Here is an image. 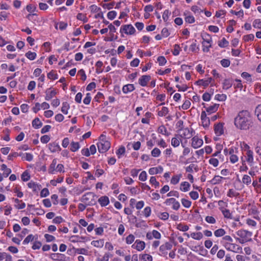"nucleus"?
Segmentation results:
<instances>
[{
  "instance_id": "nucleus-1",
  "label": "nucleus",
  "mask_w": 261,
  "mask_h": 261,
  "mask_svg": "<svg viewBox=\"0 0 261 261\" xmlns=\"http://www.w3.org/2000/svg\"><path fill=\"white\" fill-rule=\"evenodd\" d=\"M251 123L250 114L247 111L240 112L234 118L235 126L241 130L248 129Z\"/></svg>"
},
{
  "instance_id": "nucleus-2",
  "label": "nucleus",
  "mask_w": 261,
  "mask_h": 261,
  "mask_svg": "<svg viewBox=\"0 0 261 261\" xmlns=\"http://www.w3.org/2000/svg\"><path fill=\"white\" fill-rule=\"evenodd\" d=\"M97 145L99 152L100 153H105L110 148L111 143L107 140L106 136L102 134L99 137L98 142Z\"/></svg>"
},
{
  "instance_id": "nucleus-3",
  "label": "nucleus",
  "mask_w": 261,
  "mask_h": 261,
  "mask_svg": "<svg viewBox=\"0 0 261 261\" xmlns=\"http://www.w3.org/2000/svg\"><path fill=\"white\" fill-rule=\"evenodd\" d=\"M236 233L237 236L240 237V238H237V240L241 244H244L246 242L251 241L252 232L251 231L244 229H241L238 230Z\"/></svg>"
},
{
  "instance_id": "nucleus-4",
  "label": "nucleus",
  "mask_w": 261,
  "mask_h": 261,
  "mask_svg": "<svg viewBox=\"0 0 261 261\" xmlns=\"http://www.w3.org/2000/svg\"><path fill=\"white\" fill-rule=\"evenodd\" d=\"M95 195L92 192H88L85 194L81 198V201L87 205H92L95 204Z\"/></svg>"
},
{
  "instance_id": "nucleus-5",
  "label": "nucleus",
  "mask_w": 261,
  "mask_h": 261,
  "mask_svg": "<svg viewBox=\"0 0 261 261\" xmlns=\"http://www.w3.org/2000/svg\"><path fill=\"white\" fill-rule=\"evenodd\" d=\"M246 152L244 156L246 162L251 167L254 164L253 152L249 149V146L248 145H246Z\"/></svg>"
},
{
  "instance_id": "nucleus-6",
  "label": "nucleus",
  "mask_w": 261,
  "mask_h": 261,
  "mask_svg": "<svg viewBox=\"0 0 261 261\" xmlns=\"http://www.w3.org/2000/svg\"><path fill=\"white\" fill-rule=\"evenodd\" d=\"M202 50L204 52H208L210 50V48L212 46V39L210 36L208 34L206 35L205 38H203Z\"/></svg>"
},
{
  "instance_id": "nucleus-7",
  "label": "nucleus",
  "mask_w": 261,
  "mask_h": 261,
  "mask_svg": "<svg viewBox=\"0 0 261 261\" xmlns=\"http://www.w3.org/2000/svg\"><path fill=\"white\" fill-rule=\"evenodd\" d=\"M135 31V29L132 24L123 25L120 30V33L124 32L127 35H133Z\"/></svg>"
},
{
  "instance_id": "nucleus-8",
  "label": "nucleus",
  "mask_w": 261,
  "mask_h": 261,
  "mask_svg": "<svg viewBox=\"0 0 261 261\" xmlns=\"http://www.w3.org/2000/svg\"><path fill=\"white\" fill-rule=\"evenodd\" d=\"M172 247V244L169 242H166L160 247L159 255L165 256L167 254V250H170Z\"/></svg>"
},
{
  "instance_id": "nucleus-9",
  "label": "nucleus",
  "mask_w": 261,
  "mask_h": 261,
  "mask_svg": "<svg viewBox=\"0 0 261 261\" xmlns=\"http://www.w3.org/2000/svg\"><path fill=\"white\" fill-rule=\"evenodd\" d=\"M225 248L228 251L238 252L242 248L236 244L226 242L223 244Z\"/></svg>"
},
{
  "instance_id": "nucleus-10",
  "label": "nucleus",
  "mask_w": 261,
  "mask_h": 261,
  "mask_svg": "<svg viewBox=\"0 0 261 261\" xmlns=\"http://www.w3.org/2000/svg\"><path fill=\"white\" fill-rule=\"evenodd\" d=\"M193 129L189 128H183L180 132V136L185 139H189L193 136Z\"/></svg>"
},
{
  "instance_id": "nucleus-11",
  "label": "nucleus",
  "mask_w": 261,
  "mask_h": 261,
  "mask_svg": "<svg viewBox=\"0 0 261 261\" xmlns=\"http://www.w3.org/2000/svg\"><path fill=\"white\" fill-rule=\"evenodd\" d=\"M200 118L201 120L202 125L204 128L208 127L210 124V119L206 116V114L205 111H202Z\"/></svg>"
},
{
  "instance_id": "nucleus-12",
  "label": "nucleus",
  "mask_w": 261,
  "mask_h": 261,
  "mask_svg": "<svg viewBox=\"0 0 261 261\" xmlns=\"http://www.w3.org/2000/svg\"><path fill=\"white\" fill-rule=\"evenodd\" d=\"M45 99L46 100H49L53 98L57 94V92L55 89L51 88H48L45 91Z\"/></svg>"
},
{
  "instance_id": "nucleus-13",
  "label": "nucleus",
  "mask_w": 261,
  "mask_h": 261,
  "mask_svg": "<svg viewBox=\"0 0 261 261\" xmlns=\"http://www.w3.org/2000/svg\"><path fill=\"white\" fill-rule=\"evenodd\" d=\"M145 246V244L143 241L137 240L135 243L132 245L133 248L136 249L138 251L143 250Z\"/></svg>"
},
{
  "instance_id": "nucleus-14",
  "label": "nucleus",
  "mask_w": 261,
  "mask_h": 261,
  "mask_svg": "<svg viewBox=\"0 0 261 261\" xmlns=\"http://www.w3.org/2000/svg\"><path fill=\"white\" fill-rule=\"evenodd\" d=\"M203 144V140L195 136L192 139V146L194 148L200 147Z\"/></svg>"
},
{
  "instance_id": "nucleus-15",
  "label": "nucleus",
  "mask_w": 261,
  "mask_h": 261,
  "mask_svg": "<svg viewBox=\"0 0 261 261\" xmlns=\"http://www.w3.org/2000/svg\"><path fill=\"white\" fill-rule=\"evenodd\" d=\"M151 80V76L148 75H144L141 76V77L139 79V84L143 86H146L147 84V83Z\"/></svg>"
},
{
  "instance_id": "nucleus-16",
  "label": "nucleus",
  "mask_w": 261,
  "mask_h": 261,
  "mask_svg": "<svg viewBox=\"0 0 261 261\" xmlns=\"http://www.w3.org/2000/svg\"><path fill=\"white\" fill-rule=\"evenodd\" d=\"M57 163V159H54L52 161V162L50 164V165L48 168V172L49 174H55V172L56 170Z\"/></svg>"
},
{
  "instance_id": "nucleus-17",
  "label": "nucleus",
  "mask_w": 261,
  "mask_h": 261,
  "mask_svg": "<svg viewBox=\"0 0 261 261\" xmlns=\"http://www.w3.org/2000/svg\"><path fill=\"white\" fill-rule=\"evenodd\" d=\"M163 171V168L162 166L158 167H152L149 169L148 172L150 175L156 174L158 173H162Z\"/></svg>"
},
{
  "instance_id": "nucleus-18",
  "label": "nucleus",
  "mask_w": 261,
  "mask_h": 261,
  "mask_svg": "<svg viewBox=\"0 0 261 261\" xmlns=\"http://www.w3.org/2000/svg\"><path fill=\"white\" fill-rule=\"evenodd\" d=\"M213 79L212 77L208 78L207 80H199L196 82L195 84L198 85L203 86L204 87H207L212 81Z\"/></svg>"
},
{
  "instance_id": "nucleus-19",
  "label": "nucleus",
  "mask_w": 261,
  "mask_h": 261,
  "mask_svg": "<svg viewBox=\"0 0 261 261\" xmlns=\"http://www.w3.org/2000/svg\"><path fill=\"white\" fill-rule=\"evenodd\" d=\"M98 201L101 206H107L109 204L110 202L109 198L107 196H103L100 197L98 199Z\"/></svg>"
},
{
  "instance_id": "nucleus-20",
  "label": "nucleus",
  "mask_w": 261,
  "mask_h": 261,
  "mask_svg": "<svg viewBox=\"0 0 261 261\" xmlns=\"http://www.w3.org/2000/svg\"><path fill=\"white\" fill-rule=\"evenodd\" d=\"M215 133L217 136H221L223 133V125L222 123H218L215 125L214 127Z\"/></svg>"
},
{
  "instance_id": "nucleus-21",
  "label": "nucleus",
  "mask_w": 261,
  "mask_h": 261,
  "mask_svg": "<svg viewBox=\"0 0 261 261\" xmlns=\"http://www.w3.org/2000/svg\"><path fill=\"white\" fill-rule=\"evenodd\" d=\"M48 148L51 152H56L61 150V148L58 144L56 143H49L48 144Z\"/></svg>"
},
{
  "instance_id": "nucleus-22",
  "label": "nucleus",
  "mask_w": 261,
  "mask_h": 261,
  "mask_svg": "<svg viewBox=\"0 0 261 261\" xmlns=\"http://www.w3.org/2000/svg\"><path fill=\"white\" fill-rule=\"evenodd\" d=\"M135 90V87L133 84H127L124 86L122 88V91L124 93H127Z\"/></svg>"
},
{
  "instance_id": "nucleus-23",
  "label": "nucleus",
  "mask_w": 261,
  "mask_h": 261,
  "mask_svg": "<svg viewBox=\"0 0 261 261\" xmlns=\"http://www.w3.org/2000/svg\"><path fill=\"white\" fill-rule=\"evenodd\" d=\"M223 89L227 90L229 89L232 85V80L230 79H225L222 83Z\"/></svg>"
},
{
  "instance_id": "nucleus-24",
  "label": "nucleus",
  "mask_w": 261,
  "mask_h": 261,
  "mask_svg": "<svg viewBox=\"0 0 261 261\" xmlns=\"http://www.w3.org/2000/svg\"><path fill=\"white\" fill-rule=\"evenodd\" d=\"M1 170L4 171L3 175L5 177H8L11 172V170L7 168L5 164H2L1 165Z\"/></svg>"
},
{
  "instance_id": "nucleus-25",
  "label": "nucleus",
  "mask_w": 261,
  "mask_h": 261,
  "mask_svg": "<svg viewBox=\"0 0 261 261\" xmlns=\"http://www.w3.org/2000/svg\"><path fill=\"white\" fill-rule=\"evenodd\" d=\"M219 106L218 104H214L207 108L206 111L209 114H212L217 111Z\"/></svg>"
},
{
  "instance_id": "nucleus-26",
  "label": "nucleus",
  "mask_w": 261,
  "mask_h": 261,
  "mask_svg": "<svg viewBox=\"0 0 261 261\" xmlns=\"http://www.w3.org/2000/svg\"><path fill=\"white\" fill-rule=\"evenodd\" d=\"M42 123L38 118H35L32 121V126L36 129H38L41 127Z\"/></svg>"
},
{
  "instance_id": "nucleus-27",
  "label": "nucleus",
  "mask_w": 261,
  "mask_h": 261,
  "mask_svg": "<svg viewBox=\"0 0 261 261\" xmlns=\"http://www.w3.org/2000/svg\"><path fill=\"white\" fill-rule=\"evenodd\" d=\"M223 177L220 176L219 175H215L214 178L211 179L210 182L212 185H216L219 184L222 182V180Z\"/></svg>"
},
{
  "instance_id": "nucleus-28",
  "label": "nucleus",
  "mask_w": 261,
  "mask_h": 261,
  "mask_svg": "<svg viewBox=\"0 0 261 261\" xmlns=\"http://www.w3.org/2000/svg\"><path fill=\"white\" fill-rule=\"evenodd\" d=\"M158 132L159 133L162 134L166 136H168L170 135V133L167 131V128L164 125H161L159 126L158 129Z\"/></svg>"
},
{
  "instance_id": "nucleus-29",
  "label": "nucleus",
  "mask_w": 261,
  "mask_h": 261,
  "mask_svg": "<svg viewBox=\"0 0 261 261\" xmlns=\"http://www.w3.org/2000/svg\"><path fill=\"white\" fill-rule=\"evenodd\" d=\"M180 190L184 192L188 191L190 189V185L187 181H184L180 184Z\"/></svg>"
},
{
  "instance_id": "nucleus-30",
  "label": "nucleus",
  "mask_w": 261,
  "mask_h": 261,
  "mask_svg": "<svg viewBox=\"0 0 261 261\" xmlns=\"http://www.w3.org/2000/svg\"><path fill=\"white\" fill-rule=\"evenodd\" d=\"M103 244L104 241L103 240L93 241L91 242V245L96 247L101 248L103 247Z\"/></svg>"
},
{
  "instance_id": "nucleus-31",
  "label": "nucleus",
  "mask_w": 261,
  "mask_h": 261,
  "mask_svg": "<svg viewBox=\"0 0 261 261\" xmlns=\"http://www.w3.org/2000/svg\"><path fill=\"white\" fill-rule=\"evenodd\" d=\"M226 233L225 230L223 228H219L214 231V235L216 237H221L224 236Z\"/></svg>"
},
{
  "instance_id": "nucleus-32",
  "label": "nucleus",
  "mask_w": 261,
  "mask_h": 261,
  "mask_svg": "<svg viewBox=\"0 0 261 261\" xmlns=\"http://www.w3.org/2000/svg\"><path fill=\"white\" fill-rule=\"evenodd\" d=\"M70 108L69 105L67 102H64L62 103L61 111L65 115L68 114V110Z\"/></svg>"
},
{
  "instance_id": "nucleus-33",
  "label": "nucleus",
  "mask_w": 261,
  "mask_h": 261,
  "mask_svg": "<svg viewBox=\"0 0 261 261\" xmlns=\"http://www.w3.org/2000/svg\"><path fill=\"white\" fill-rule=\"evenodd\" d=\"M169 112L168 108L166 107H163L162 108L160 111L158 112V115L160 117H163L166 116Z\"/></svg>"
},
{
  "instance_id": "nucleus-34",
  "label": "nucleus",
  "mask_w": 261,
  "mask_h": 261,
  "mask_svg": "<svg viewBox=\"0 0 261 261\" xmlns=\"http://www.w3.org/2000/svg\"><path fill=\"white\" fill-rule=\"evenodd\" d=\"M221 212H222L224 218L230 219L232 218V214L229 210L225 208Z\"/></svg>"
},
{
  "instance_id": "nucleus-35",
  "label": "nucleus",
  "mask_w": 261,
  "mask_h": 261,
  "mask_svg": "<svg viewBox=\"0 0 261 261\" xmlns=\"http://www.w3.org/2000/svg\"><path fill=\"white\" fill-rule=\"evenodd\" d=\"M190 236L195 240H200L203 238V234L201 232H193Z\"/></svg>"
},
{
  "instance_id": "nucleus-36",
  "label": "nucleus",
  "mask_w": 261,
  "mask_h": 261,
  "mask_svg": "<svg viewBox=\"0 0 261 261\" xmlns=\"http://www.w3.org/2000/svg\"><path fill=\"white\" fill-rule=\"evenodd\" d=\"M80 148V144L78 142H72L70 144V150L72 152H75Z\"/></svg>"
},
{
  "instance_id": "nucleus-37",
  "label": "nucleus",
  "mask_w": 261,
  "mask_h": 261,
  "mask_svg": "<svg viewBox=\"0 0 261 261\" xmlns=\"http://www.w3.org/2000/svg\"><path fill=\"white\" fill-rule=\"evenodd\" d=\"M25 57L30 60H34L36 57V54L35 52L29 51L25 54Z\"/></svg>"
},
{
  "instance_id": "nucleus-38",
  "label": "nucleus",
  "mask_w": 261,
  "mask_h": 261,
  "mask_svg": "<svg viewBox=\"0 0 261 261\" xmlns=\"http://www.w3.org/2000/svg\"><path fill=\"white\" fill-rule=\"evenodd\" d=\"M242 182L243 184L249 185L251 182V178L250 176L248 175H244L242 178Z\"/></svg>"
},
{
  "instance_id": "nucleus-39",
  "label": "nucleus",
  "mask_w": 261,
  "mask_h": 261,
  "mask_svg": "<svg viewBox=\"0 0 261 261\" xmlns=\"http://www.w3.org/2000/svg\"><path fill=\"white\" fill-rule=\"evenodd\" d=\"M239 195V193L233 189H229L227 192V196L229 197H236Z\"/></svg>"
},
{
  "instance_id": "nucleus-40",
  "label": "nucleus",
  "mask_w": 261,
  "mask_h": 261,
  "mask_svg": "<svg viewBox=\"0 0 261 261\" xmlns=\"http://www.w3.org/2000/svg\"><path fill=\"white\" fill-rule=\"evenodd\" d=\"M229 44V42L225 38H223L221 41L218 42V45L222 48L227 46Z\"/></svg>"
},
{
  "instance_id": "nucleus-41",
  "label": "nucleus",
  "mask_w": 261,
  "mask_h": 261,
  "mask_svg": "<svg viewBox=\"0 0 261 261\" xmlns=\"http://www.w3.org/2000/svg\"><path fill=\"white\" fill-rule=\"evenodd\" d=\"M75 253L79 254L88 255V251L85 248H76L75 249Z\"/></svg>"
},
{
  "instance_id": "nucleus-42",
  "label": "nucleus",
  "mask_w": 261,
  "mask_h": 261,
  "mask_svg": "<svg viewBox=\"0 0 261 261\" xmlns=\"http://www.w3.org/2000/svg\"><path fill=\"white\" fill-rule=\"evenodd\" d=\"M47 77L50 80H56L58 79V74L54 70H51L47 73Z\"/></svg>"
},
{
  "instance_id": "nucleus-43",
  "label": "nucleus",
  "mask_w": 261,
  "mask_h": 261,
  "mask_svg": "<svg viewBox=\"0 0 261 261\" xmlns=\"http://www.w3.org/2000/svg\"><path fill=\"white\" fill-rule=\"evenodd\" d=\"M255 113L258 119L261 122V104L256 107Z\"/></svg>"
},
{
  "instance_id": "nucleus-44",
  "label": "nucleus",
  "mask_w": 261,
  "mask_h": 261,
  "mask_svg": "<svg viewBox=\"0 0 261 261\" xmlns=\"http://www.w3.org/2000/svg\"><path fill=\"white\" fill-rule=\"evenodd\" d=\"M181 202L182 205L186 208H189L191 206V201L188 199L182 198Z\"/></svg>"
},
{
  "instance_id": "nucleus-45",
  "label": "nucleus",
  "mask_w": 261,
  "mask_h": 261,
  "mask_svg": "<svg viewBox=\"0 0 261 261\" xmlns=\"http://www.w3.org/2000/svg\"><path fill=\"white\" fill-rule=\"evenodd\" d=\"M218 203L219 206V208L220 211L225 209L226 207H227L228 205L227 203L224 202L223 200H219Z\"/></svg>"
},
{
  "instance_id": "nucleus-46",
  "label": "nucleus",
  "mask_w": 261,
  "mask_h": 261,
  "mask_svg": "<svg viewBox=\"0 0 261 261\" xmlns=\"http://www.w3.org/2000/svg\"><path fill=\"white\" fill-rule=\"evenodd\" d=\"M161 151L158 148H154L151 152V155L153 157L156 158L160 155Z\"/></svg>"
},
{
  "instance_id": "nucleus-47",
  "label": "nucleus",
  "mask_w": 261,
  "mask_h": 261,
  "mask_svg": "<svg viewBox=\"0 0 261 261\" xmlns=\"http://www.w3.org/2000/svg\"><path fill=\"white\" fill-rule=\"evenodd\" d=\"M226 98H227L226 95L224 94H216L215 95V99H216L218 101H225L226 99Z\"/></svg>"
},
{
  "instance_id": "nucleus-48",
  "label": "nucleus",
  "mask_w": 261,
  "mask_h": 261,
  "mask_svg": "<svg viewBox=\"0 0 261 261\" xmlns=\"http://www.w3.org/2000/svg\"><path fill=\"white\" fill-rule=\"evenodd\" d=\"M35 237L33 234L28 236L23 241V244L26 245L34 239Z\"/></svg>"
},
{
  "instance_id": "nucleus-49",
  "label": "nucleus",
  "mask_w": 261,
  "mask_h": 261,
  "mask_svg": "<svg viewBox=\"0 0 261 261\" xmlns=\"http://www.w3.org/2000/svg\"><path fill=\"white\" fill-rule=\"evenodd\" d=\"M180 144V141L179 140L176 138L174 137L171 140V145L174 147H176L179 145Z\"/></svg>"
},
{
  "instance_id": "nucleus-50",
  "label": "nucleus",
  "mask_w": 261,
  "mask_h": 261,
  "mask_svg": "<svg viewBox=\"0 0 261 261\" xmlns=\"http://www.w3.org/2000/svg\"><path fill=\"white\" fill-rule=\"evenodd\" d=\"M157 60L160 66L164 65L167 62V60L164 56H159Z\"/></svg>"
},
{
  "instance_id": "nucleus-51",
  "label": "nucleus",
  "mask_w": 261,
  "mask_h": 261,
  "mask_svg": "<svg viewBox=\"0 0 261 261\" xmlns=\"http://www.w3.org/2000/svg\"><path fill=\"white\" fill-rule=\"evenodd\" d=\"M177 228L180 231H182L184 232H185L189 229V226L187 225H183L182 224H179L177 226Z\"/></svg>"
},
{
  "instance_id": "nucleus-52",
  "label": "nucleus",
  "mask_w": 261,
  "mask_h": 261,
  "mask_svg": "<svg viewBox=\"0 0 261 261\" xmlns=\"http://www.w3.org/2000/svg\"><path fill=\"white\" fill-rule=\"evenodd\" d=\"M205 220L206 222L210 224H215L216 222V220L213 216H207L205 217Z\"/></svg>"
},
{
  "instance_id": "nucleus-53",
  "label": "nucleus",
  "mask_w": 261,
  "mask_h": 261,
  "mask_svg": "<svg viewBox=\"0 0 261 261\" xmlns=\"http://www.w3.org/2000/svg\"><path fill=\"white\" fill-rule=\"evenodd\" d=\"M117 15V12L115 11H111L108 12L107 14L108 18L110 20L114 19Z\"/></svg>"
},
{
  "instance_id": "nucleus-54",
  "label": "nucleus",
  "mask_w": 261,
  "mask_h": 261,
  "mask_svg": "<svg viewBox=\"0 0 261 261\" xmlns=\"http://www.w3.org/2000/svg\"><path fill=\"white\" fill-rule=\"evenodd\" d=\"M180 175L173 176L171 179V183L173 185H176L178 183L180 179Z\"/></svg>"
},
{
  "instance_id": "nucleus-55",
  "label": "nucleus",
  "mask_w": 261,
  "mask_h": 261,
  "mask_svg": "<svg viewBox=\"0 0 261 261\" xmlns=\"http://www.w3.org/2000/svg\"><path fill=\"white\" fill-rule=\"evenodd\" d=\"M135 240V237L133 234H129L126 238V243L127 244H131Z\"/></svg>"
},
{
  "instance_id": "nucleus-56",
  "label": "nucleus",
  "mask_w": 261,
  "mask_h": 261,
  "mask_svg": "<svg viewBox=\"0 0 261 261\" xmlns=\"http://www.w3.org/2000/svg\"><path fill=\"white\" fill-rule=\"evenodd\" d=\"M185 21L186 22L189 23H194L195 21V18L192 15H188L186 16L185 18Z\"/></svg>"
},
{
  "instance_id": "nucleus-57",
  "label": "nucleus",
  "mask_w": 261,
  "mask_h": 261,
  "mask_svg": "<svg viewBox=\"0 0 261 261\" xmlns=\"http://www.w3.org/2000/svg\"><path fill=\"white\" fill-rule=\"evenodd\" d=\"M30 188L33 189L34 191H36L38 189V185L34 181H31L28 184Z\"/></svg>"
},
{
  "instance_id": "nucleus-58",
  "label": "nucleus",
  "mask_w": 261,
  "mask_h": 261,
  "mask_svg": "<svg viewBox=\"0 0 261 261\" xmlns=\"http://www.w3.org/2000/svg\"><path fill=\"white\" fill-rule=\"evenodd\" d=\"M184 121L182 120H179L176 124V128L178 129V131L180 132L184 128Z\"/></svg>"
},
{
  "instance_id": "nucleus-59",
  "label": "nucleus",
  "mask_w": 261,
  "mask_h": 261,
  "mask_svg": "<svg viewBox=\"0 0 261 261\" xmlns=\"http://www.w3.org/2000/svg\"><path fill=\"white\" fill-rule=\"evenodd\" d=\"M141 259L143 261H152V257L150 255L144 254L142 255Z\"/></svg>"
},
{
  "instance_id": "nucleus-60",
  "label": "nucleus",
  "mask_w": 261,
  "mask_h": 261,
  "mask_svg": "<svg viewBox=\"0 0 261 261\" xmlns=\"http://www.w3.org/2000/svg\"><path fill=\"white\" fill-rule=\"evenodd\" d=\"M91 100V96L90 93L86 94V96L83 100V102L85 105H89L90 103Z\"/></svg>"
},
{
  "instance_id": "nucleus-61",
  "label": "nucleus",
  "mask_w": 261,
  "mask_h": 261,
  "mask_svg": "<svg viewBox=\"0 0 261 261\" xmlns=\"http://www.w3.org/2000/svg\"><path fill=\"white\" fill-rule=\"evenodd\" d=\"M253 27L255 28H261V20L259 19H255L253 22Z\"/></svg>"
},
{
  "instance_id": "nucleus-62",
  "label": "nucleus",
  "mask_w": 261,
  "mask_h": 261,
  "mask_svg": "<svg viewBox=\"0 0 261 261\" xmlns=\"http://www.w3.org/2000/svg\"><path fill=\"white\" fill-rule=\"evenodd\" d=\"M139 180L144 181L147 179V173L146 171H143L140 174L139 176Z\"/></svg>"
},
{
  "instance_id": "nucleus-63",
  "label": "nucleus",
  "mask_w": 261,
  "mask_h": 261,
  "mask_svg": "<svg viewBox=\"0 0 261 261\" xmlns=\"http://www.w3.org/2000/svg\"><path fill=\"white\" fill-rule=\"evenodd\" d=\"M230 64V62L228 59H222L221 61V65L224 67H228Z\"/></svg>"
},
{
  "instance_id": "nucleus-64",
  "label": "nucleus",
  "mask_w": 261,
  "mask_h": 261,
  "mask_svg": "<svg viewBox=\"0 0 261 261\" xmlns=\"http://www.w3.org/2000/svg\"><path fill=\"white\" fill-rule=\"evenodd\" d=\"M112 255L109 252H107L105 254V255L102 256L101 259H98L99 261H109V258L111 257Z\"/></svg>"
}]
</instances>
